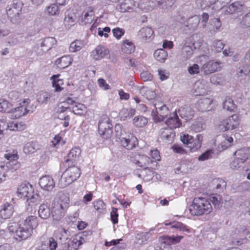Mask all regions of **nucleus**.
<instances>
[{
  "instance_id": "nucleus-24",
  "label": "nucleus",
  "mask_w": 250,
  "mask_h": 250,
  "mask_svg": "<svg viewBox=\"0 0 250 250\" xmlns=\"http://www.w3.org/2000/svg\"><path fill=\"white\" fill-rule=\"evenodd\" d=\"M194 92L196 95H204L207 93L208 87L204 80L197 81L194 85Z\"/></svg>"
},
{
  "instance_id": "nucleus-32",
  "label": "nucleus",
  "mask_w": 250,
  "mask_h": 250,
  "mask_svg": "<svg viewBox=\"0 0 250 250\" xmlns=\"http://www.w3.org/2000/svg\"><path fill=\"white\" fill-rule=\"evenodd\" d=\"M41 149V146L36 142L27 143L24 146L23 151L25 153L30 154Z\"/></svg>"
},
{
  "instance_id": "nucleus-22",
  "label": "nucleus",
  "mask_w": 250,
  "mask_h": 250,
  "mask_svg": "<svg viewBox=\"0 0 250 250\" xmlns=\"http://www.w3.org/2000/svg\"><path fill=\"white\" fill-rule=\"evenodd\" d=\"M81 153V149L79 147H74L72 148L67 155L65 162L72 165L78 161L80 158Z\"/></svg>"
},
{
  "instance_id": "nucleus-46",
  "label": "nucleus",
  "mask_w": 250,
  "mask_h": 250,
  "mask_svg": "<svg viewBox=\"0 0 250 250\" xmlns=\"http://www.w3.org/2000/svg\"><path fill=\"white\" fill-rule=\"evenodd\" d=\"M119 114L121 119L125 120L127 118H132L135 114V110L133 108H123Z\"/></svg>"
},
{
  "instance_id": "nucleus-38",
  "label": "nucleus",
  "mask_w": 250,
  "mask_h": 250,
  "mask_svg": "<svg viewBox=\"0 0 250 250\" xmlns=\"http://www.w3.org/2000/svg\"><path fill=\"white\" fill-rule=\"evenodd\" d=\"M250 151L248 148H244L236 151L234 153L235 157L245 162L250 156Z\"/></svg>"
},
{
  "instance_id": "nucleus-2",
  "label": "nucleus",
  "mask_w": 250,
  "mask_h": 250,
  "mask_svg": "<svg viewBox=\"0 0 250 250\" xmlns=\"http://www.w3.org/2000/svg\"><path fill=\"white\" fill-rule=\"evenodd\" d=\"M189 210L193 215H207L212 212V207L208 199L198 197L194 198Z\"/></svg>"
},
{
  "instance_id": "nucleus-12",
  "label": "nucleus",
  "mask_w": 250,
  "mask_h": 250,
  "mask_svg": "<svg viewBox=\"0 0 250 250\" xmlns=\"http://www.w3.org/2000/svg\"><path fill=\"white\" fill-rule=\"evenodd\" d=\"M202 60H201L199 64L201 65V72L203 74L210 75L217 71L219 65L218 62L209 61L202 63Z\"/></svg>"
},
{
  "instance_id": "nucleus-9",
  "label": "nucleus",
  "mask_w": 250,
  "mask_h": 250,
  "mask_svg": "<svg viewBox=\"0 0 250 250\" xmlns=\"http://www.w3.org/2000/svg\"><path fill=\"white\" fill-rule=\"evenodd\" d=\"M112 125L109 118L106 115L103 116L98 124V131L103 138L108 139L112 134Z\"/></svg>"
},
{
  "instance_id": "nucleus-11",
  "label": "nucleus",
  "mask_w": 250,
  "mask_h": 250,
  "mask_svg": "<svg viewBox=\"0 0 250 250\" xmlns=\"http://www.w3.org/2000/svg\"><path fill=\"white\" fill-rule=\"evenodd\" d=\"M238 125V117L237 115L234 114L221 121L219 127L220 130L222 131H226L229 130L234 129Z\"/></svg>"
},
{
  "instance_id": "nucleus-42",
  "label": "nucleus",
  "mask_w": 250,
  "mask_h": 250,
  "mask_svg": "<svg viewBox=\"0 0 250 250\" xmlns=\"http://www.w3.org/2000/svg\"><path fill=\"white\" fill-rule=\"evenodd\" d=\"M187 41L194 49L199 48L202 44L203 40L198 37L197 35H193L188 38Z\"/></svg>"
},
{
  "instance_id": "nucleus-35",
  "label": "nucleus",
  "mask_w": 250,
  "mask_h": 250,
  "mask_svg": "<svg viewBox=\"0 0 250 250\" xmlns=\"http://www.w3.org/2000/svg\"><path fill=\"white\" fill-rule=\"evenodd\" d=\"M200 21V17L195 15L188 19L187 21L186 26L188 27L189 29L195 30L198 26Z\"/></svg>"
},
{
  "instance_id": "nucleus-61",
  "label": "nucleus",
  "mask_w": 250,
  "mask_h": 250,
  "mask_svg": "<svg viewBox=\"0 0 250 250\" xmlns=\"http://www.w3.org/2000/svg\"><path fill=\"white\" fill-rule=\"evenodd\" d=\"M245 162L242 161L239 158L235 157L234 160L230 163V167L233 170L238 169Z\"/></svg>"
},
{
  "instance_id": "nucleus-25",
  "label": "nucleus",
  "mask_w": 250,
  "mask_h": 250,
  "mask_svg": "<svg viewBox=\"0 0 250 250\" xmlns=\"http://www.w3.org/2000/svg\"><path fill=\"white\" fill-rule=\"evenodd\" d=\"M160 135L163 141L169 143L173 141L175 134L172 129L166 127L160 130Z\"/></svg>"
},
{
  "instance_id": "nucleus-37",
  "label": "nucleus",
  "mask_w": 250,
  "mask_h": 250,
  "mask_svg": "<svg viewBox=\"0 0 250 250\" xmlns=\"http://www.w3.org/2000/svg\"><path fill=\"white\" fill-rule=\"evenodd\" d=\"M76 22V17L73 14H66L64 19V25L65 28L69 30L71 27L74 26Z\"/></svg>"
},
{
  "instance_id": "nucleus-57",
  "label": "nucleus",
  "mask_w": 250,
  "mask_h": 250,
  "mask_svg": "<svg viewBox=\"0 0 250 250\" xmlns=\"http://www.w3.org/2000/svg\"><path fill=\"white\" fill-rule=\"evenodd\" d=\"M151 236V233L150 231L147 232H142L138 234L136 238L138 242L140 244L145 243Z\"/></svg>"
},
{
  "instance_id": "nucleus-59",
  "label": "nucleus",
  "mask_w": 250,
  "mask_h": 250,
  "mask_svg": "<svg viewBox=\"0 0 250 250\" xmlns=\"http://www.w3.org/2000/svg\"><path fill=\"white\" fill-rule=\"evenodd\" d=\"M240 25L243 28L250 27V12L247 13L242 17Z\"/></svg>"
},
{
  "instance_id": "nucleus-30",
  "label": "nucleus",
  "mask_w": 250,
  "mask_h": 250,
  "mask_svg": "<svg viewBox=\"0 0 250 250\" xmlns=\"http://www.w3.org/2000/svg\"><path fill=\"white\" fill-rule=\"evenodd\" d=\"M130 159L131 161L138 166L143 167L146 165L148 158L145 155L135 153L130 155Z\"/></svg>"
},
{
  "instance_id": "nucleus-48",
  "label": "nucleus",
  "mask_w": 250,
  "mask_h": 250,
  "mask_svg": "<svg viewBox=\"0 0 250 250\" xmlns=\"http://www.w3.org/2000/svg\"><path fill=\"white\" fill-rule=\"evenodd\" d=\"M132 0H123L118 6V9L121 12H125L132 9Z\"/></svg>"
},
{
  "instance_id": "nucleus-45",
  "label": "nucleus",
  "mask_w": 250,
  "mask_h": 250,
  "mask_svg": "<svg viewBox=\"0 0 250 250\" xmlns=\"http://www.w3.org/2000/svg\"><path fill=\"white\" fill-rule=\"evenodd\" d=\"M38 213L41 218L46 219L50 216V209L45 204H42L40 206Z\"/></svg>"
},
{
  "instance_id": "nucleus-50",
  "label": "nucleus",
  "mask_w": 250,
  "mask_h": 250,
  "mask_svg": "<svg viewBox=\"0 0 250 250\" xmlns=\"http://www.w3.org/2000/svg\"><path fill=\"white\" fill-rule=\"evenodd\" d=\"M222 138L223 139L220 145L223 149H226L231 146L233 142V138L225 133L222 135Z\"/></svg>"
},
{
  "instance_id": "nucleus-49",
  "label": "nucleus",
  "mask_w": 250,
  "mask_h": 250,
  "mask_svg": "<svg viewBox=\"0 0 250 250\" xmlns=\"http://www.w3.org/2000/svg\"><path fill=\"white\" fill-rule=\"evenodd\" d=\"M208 200L212 202L215 208H219L223 203V199L220 195L215 194L211 195Z\"/></svg>"
},
{
  "instance_id": "nucleus-28",
  "label": "nucleus",
  "mask_w": 250,
  "mask_h": 250,
  "mask_svg": "<svg viewBox=\"0 0 250 250\" xmlns=\"http://www.w3.org/2000/svg\"><path fill=\"white\" fill-rule=\"evenodd\" d=\"M94 12L92 7H88L83 11L81 21L85 24L90 23L94 19Z\"/></svg>"
},
{
  "instance_id": "nucleus-18",
  "label": "nucleus",
  "mask_w": 250,
  "mask_h": 250,
  "mask_svg": "<svg viewBox=\"0 0 250 250\" xmlns=\"http://www.w3.org/2000/svg\"><path fill=\"white\" fill-rule=\"evenodd\" d=\"M212 102V100L208 98H202L197 102L196 108L201 112L209 111L211 109Z\"/></svg>"
},
{
  "instance_id": "nucleus-52",
  "label": "nucleus",
  "mask_w": 250,
  "mask_h": 250,
  "mask_svg": "<svg viewBox=\"0 0 250 250\" xmlns=\"http://www.w3.org/2000/svg\"><path fill=\"white\" fill-rule=\"evenodd\" d=\"M171 228L176 229L180 231L186 232L188 233H190L192 230L189 227L180 222L174 223L171 226Z\"/></svg>"
},
{
  "instance_id": "nucleus-13",
  "label": "nucleus",
  "mask_w": 250,
  "mask_h": 250,
  "mask_svg": "<svg viewBox=\"0 0 250 250\" xmlns=\"http://www.w3.org/2000/svg\"><path fill=\"white\" fill-rule=\"evenodd\" d=\"M17 193L21 198L27 199L30 197V195L33 193L32 186L29 183H21L18 188Z\"/></svg>"
},
{
  "instance_id": "nucleus-62",
  "label": "nucleus",
  "mask_w": 250,
  "mask_h": 250,
  "mask_svg": "<svg viewBox=\"0 0 250 250\" xmlns=\"http://www.w3.org/2000/svg\"><path fill=\"white\" fill-rule=\"evenodd\" d=\"M223 108L229 111L233 110L234 108V105L233 100L230 98L225 100L223 103Z\"/></svg>"
},
{
  "instance_id": "nucleus-56",
  "label": "nucleus",
  "mask_w": 250,
  "mask_h": 250,
  "mask_svg": "<svg viewBox=\"0 0 250 250\" xmlns=\"http://www.w3.org/2000/svg\"><path fill=\"white\" fill-rule=\"evenodd\" d=\"M55 237L57 238L58 237V240L60 241L65 240L67 239V230L64 228L59 229L57 232L54 234Z\"/></svg>"
},
{
  "instance_id": "nucleus-58",
  "label": "nucleus",
  "mask_w": 250,
  "mask_h": 250,
  "mask_svg": "<svg viewBox=\"0 0 250 250\" xmlns=\"http://www.w3.org/2000/svg\"><path fill=\"white\" fill-rule=\"evenodd\" d=\"M51 97V95L50 94L46 92H42L38 98V101L42 104H46L50 101Z\"/></svg>"
},
{
  "instance_id": "nucleus-26",
  "label": "nucleus",
  "mask_w": 250,
  "mask_h": 250,
  "mask_svg": "<svg viewBox=\"0 0 250 250\" xmlns=\"http://www.w3.org/2000/svg\"><path fill=\"white\" fill-rule=\"evenodd\" d=\"M243 6L242 2L236 1L234 2L228 6L223 5L221 9L226 14H232L237 10L240 9Z\"/></svg>"
},
{
  "instance_id": "nucleus-36",
  "label": "nucleus",
  "mask_w": 250,
  "mask_h": 250,
  "mask_svg": "<svg viewBox=\"0 0 250 250\" xmlns=\"http://www.w3.org/2000/svg\"><path fill=\"white\" fill-rule=\"evenodd\" d=\"M72 62V59L69 56H64L58 59L56 64L60 68H64L68 66Z\"/></svg>"
},
{
  "instance_id": "nucleus-55",
  "label": "nucleus",
  "mask_w": 250,
  "mask_h": 250,
  "mask_svg": "<svg viewBox=\"0 0 250 250\" xmlns=\"http://www.w3.org/2000/svg\"><path fill=\"white\" fill-rule=\"evenodd\" d=\"M12 104L7 101L0 100V112H10Z\"/></svg>"
},
{
  "instance_id": "nucleus-60",
  "label": "nucleus",
  "mask_w": 250,
  "mask_h": 250,
  "mask_svg": "<svg viewBox=\"0 0 250 250\" xmlns=\"http://www.w3.org/2000/svg\"><path fill=\"white\" fill-rule=\"evenodd\" d=\"M47 12L51 16L58 15L60 13L58 6L55 4H52L46 9Z\"/></svg>"
},
{
  "instance_id": "nucleus-23",
  "label": "nucleus",
  "mask_w": 250,
  "mask_h": 250,
  "mask_svg": "<svg viewBox=\"0 0 250 250\" xmlns=\"http://www.w3.org/2000/svg\"><path fill=\"white\" fill-rule=\"evenodd\" d=\"M165 123L169 128L172 129L179 127L181 125L180 120L176 112L170 114V117L166 121Z\"/></svg>"
},
{
  "instance_id": "nucleus-7",
  "label": "nucleus",
  "mask_w": 250,
  "mask_h": 250,
  "mask_svg": "<svg viewBox=\"0 0 250 250\" xmlns=\"http://www.w3.org/2000/svg\"><path fill=\"white\" fill-rule=\"evenodd\" d=\"M250 234V224L248 228L244 226L237 227L230 233L231 243L238 245L247 242L246 236Z\"/></svg>"
},
{
  "instance_id": "nucleus-53",
  "label": "nucleus",
  "mask_w": 250,
  "mask_h": 250,
  "mask_svg": "<svg viewBox=\"0 0 250 250\" xmlns=\"http://www.w3.org/2000/svg\"><path fill=\"white\" fill-rule=\"evenodd\" d=\"M224 46L225 44L221 40H216L213 41L211 48L215 52H220Z\"/></svg>"
},
{
  "instance_id": "nucleus-5",
  "label": "nucleus",
  "mask_w": 250,
  "mask_h": 250,
  "mask_svg": "<svg viewBox=\"0 0 250 250\" xmlns=\"http://www.w3.org/2000/svg\"><path fill=\"white\" fill-rule=\"evenodd\" d=\"M22 2L19 0H14L6 7V12L8 19L13 23H17L21 20L22 13Z\"/></svg>"
},
{
  "instance_id": "nucleus-64",
  "label": "nucleus",
  "mask_w": 250,
  "mask_h": 250,
  "mask_svg": "<svg viewBox=\"0 0 250 250\" xmlns=\"http://www.w3.org/2000/svg\"><path fill=\"white\" fill-rule=\"evenodd\" d=\"M113 35L117 39L119 40L125 34V31L124 29L116 27L112 30Z\"/></svg>"
},
{
  "instance_id": "nucleus-40",
  "label": "nucleus",
  "mask_w": 250,
  "mask_h": 250,
  "mask_svg": "<svg viewBox=\"0 0 250 250\" xmlns=\"http://www.w3.org/2000/svg\"><path fill=\"white\" fill-rule=\"evenodd\" d=\"M140 93L148 100H154L156 96V94L154 91L144 86L140 89Z\"/></svg>"
},
{
  "instance_id": "nucleus-29",
  "label": "nucleus",
  "mask_w": 250,
  "mask_h": 250,
  "mask_svg": "<svg viewBox=\"0 0 250 250\" xmlns=\"http://www.w3.org/2000/svg\"><path fill=\"white\" fill-rule=\"evenodd\" d=\"M194 110L188 105L181 107L178 110L180 116L188 121L192 119L194 115Z\"/></svg>"
},
{
  "instance_id": "nucleus-20",
  "label": "nucleus",
  "mask_w": 250,
  "mask_h": 250,
  "mask_svg": "<svg viewBox=\"0 0 250 250\" xmlns=\"http://www.w3.org/2000/svg\"><path fill=\"white\" fill-rule=\"evenodd\" d=\"M14 211L13 205L8 203H5L0 207V215L3 219H8L12 215Z\"/></svg>"
},
{
  "instance_id": "nucleus-31",
  "label": "nucleus",
  "mask_w": 250,
  "mask_h": 250,
  "mask_svg": "<svg viewBox=\"0 0 250 250\" xmlns=\"http://www.w3.org/2000/svg\"><path fill=\"white\" fill-rule=\"evenodd\" d=\"M193 52V49L190 43L187 40L185 41L184 45L182 49V56L185 60L189 59Z\"/></svg>"
},
{
  "instance_id": "nucleus-27",
  "label": "nucleus",
  "mask_w": 250,
  "mask_h": 250,
  "mask_svg": "<svg viewBox=\"0 0 250 250\" xmlns=\"http://www.w3.org/2000/svg\"><path fill=\"white\" fill-rule=\"evenodd\" d=\"M67 108V107H64L63 106H62L58 109L57 112V118L61 120H64L62 124L64 127L69 125L70 119L69 115L65 112Z\"/></svg>"
},
{
  "instance_id": "nucleus-1",
  "label": "nucleus",
  "mask_w": 250,
  "mask_h": 250,
  "mask_svg": "<svg viewBox=\"0 0 250 250\" xmlns=\"http://www.w3.org/2000/svg\"><path fill=\"white\" fill-rule=\"evenodd\" d=\"M38 225L37 217L29 216L22 218L19 223L10 222L7 229L10 233H15L14 237L19 241L25 240L31 235L33 229Z\"/></svg>"
},
{
  "instance_id": "nucleus-17",
  "label": "nucleus",
  "mask_w": 250,
  "mask_h": 250,
  "mask_svg": "<svg viewBox=\"0 0 250 250\" xmlns=\"http://www.w3.org/2000/svg\"><path fill=\"white\" fill-rule=\"evenodd\" d=\"M109 53L108 50L105 47L100 45L91 52V56L95 60H100L107 56Z\"/></svg>"
},
{
  "instance_id": "nucleus-54",
  "label": "nucleus",
  "mask_w": 250,
  "mask_h": 250,
  "mask_svg": "<svg viewBox=\"0 0 250 250\" xmlns=\"http://www.w3.org/2000/svg\"><path fill=\"white\" fill-rule=\"evenodd\" d=\"M30 197H28L26 199L27 202L28 203L29 205H31V206L37 205L41 202V198L38 193H35L33 192V193L30 195Z\"/></svg>"
},
{
  "instance_id": "nucleus-44",
  "label": "nucleus",
  "mask_w": 250,
  "mask_h": 250,
  "mask_svg": "<svg viewBox=\"0 0 250 250\" xmlns=\"http://www.w3.org/2000/svg\"><path fill=\"white\" fill-rule=\"evenodd\" d=\"M154 57L158 61L163 62L167 58V53L164 49H157L154 53Z\"/></svg>"
},
{
  "instance_id": "nucleus-39",
  "label": "nucleus",
  "mask_w": 250,
  "mask_h": 250,
  "mask_svg": "<svg viewBox=\"0 0 250 250\" xmlns=\"http://www.w3.org/2000/svg\"><path fill=\"white\" fill-rule=\"evenodd\" d=\"M85 45V43L83 41L77 40L71 43L69 51L71 52L79 51L84 47Z\"/></svg>"
},
{
  "instance_id": "nucleus-63",
  "label": "nucleus",
  "mask_w": 250,
  "mask_h": 250,
  "mask_svg": "<svg viewBox=\"0 0 250 250\" xmlns=\"http://www.w3.org/2000/svg\"><path fill=\"white\" fill-rule=\"evenodd\" d=\"M213 154V151L212 149L208 150L204 153H202L199 157L198 160L200 161H203L212 158V155Z\"/></svg>"
},
{
  "instance_id": "nucleus-21",
  "label": "nucleus",
  "mask_w": 250,
  "mask_h": 250,
  "mask_svg": "<svg viewBox=\"0 0 250 250\" xmlns=\"http://www.w3.org/2000/svg\"><path fill=\"white\" fill-rule=\"evenodd\" d=\"M58 247V237L57 238L53 235L49 237L46 241L43 242L41 246L42 250H56Z\"/></svg>"
},
{
  "instance_id": "nucleus-6",
  "label": "nucleus",
  "mask_w": 250,
  "mask_h": 250,
  "mask_svg": "<svg viewBox=\"0 0 250 250\" xmlns=\"http://www.w3.org/2000/svg\"><path fill=\"white\" fill-rule=\"evenodd\" d=\"M153 109L151 115L155 122L163 121L169 115V110L167 106L162 102L154 100L153 101Z\"/></svg>"
},
{
  "instance_id": "nucleus-14",
  "label": "nucleus",
  "mask_w": 250,
  "mask_h": 250,
  "mask_svg": "<svg viewBox=\"0 0 250 250\" xmlns=\"http://www.w3.org/2000/svg\"><path fill=\"white\" fill-rule=\"evenodd\" d=\"M29 101L30 100L28 99L24 100L23 102L22 105H21L14 109L11 108V110L10 111L11 112V118L18 119L25 115L28 112V110L26 108V103H29Z\"/></svg>"
},
{
  "instance_id": "nucleus-15",
  "label": "nucleus",
  "mask_w": 250,
  "mask_h": 250,
  "mask_svg": "<svg viewBox=\"0 0 250 250\" xmlns=\"http://www.w3.org/2000/svg\"><path fill=\"white\" fill-rule=\"evenodd\" d=\"M138 36L143 42H149L154 39V32L150 27H143L139 31Z\"/></svg>"
},
{
  "instance_id": "nucleus-34",
  "label": "nucleus",
  "mask_w": 250,
  "mask_h": 250,
  "mask_svg": "<svg viewBox=\"0 0 250 250\" xmlns=\"http://www.w3.org/2000/svg\"><path fill=\"white\" fill-rule=\"evenodd\" d=\"M156 173L151 169L146 168L141 171L138 176L142 178L146 182H148L153 179Z\"/></svg>"
},
{
  "instance_id": "nucleus-51",
  "label": "nucleus",
  "mask_w": 250,
  "mask_h": 250,
  "mask_svg": "<svg viewBox=\"0 0 250 250\" xmlns=\"http://www.w3.org/2000/svg\"><path fill=\"white\" fill-rule=\"evenodd\" d=\"M147 123V119L144 116H136L133 119V124L137 127H142Z\"/></svg>"
},
{
  "instance_id": "nucleus-41",
  "label": "nucleus",
  "mask_w": 250,
  "mask_h": 250,
  "mask_svg": "<svg viewBox=\"0 0 250 250\" xmlns=\"http://www.w3.org/2000/svg\"><path fill=\"white\" fill-rule=\"evenodd\" d=\"M122 51L126 54H130L135 50V45L129 40H126L123 42Z\"/></svg>"
},
{
  "instance_id": "nucleus-47",
  "label": "nucleus",
  "mask_w": 250,
  "mask_h": 250,
  "mask_svg": "<svg viewBox=\"0 0 250 250\" xmlns=\"http://www.w3.org/2000/svg\"><path fill=\"white\" fill-rule=\"evenodd\" d=\"M138 6L143 10L147 11L153 9L155 4L153 1H150V0H143L140 2Z\"/></svg>"
},
{
  "instance_id": "nucleus-33",
  "label": "nucleus",
  "mask_w": 250,
  "mask_h": 250,
  "mask_svg": "<svg viewBox=\"0 0 250 250\" xmlns=\"http://www.w3.org/2000/svg\"><path fill=\"white\" fill-rule=\"evenodd\" d=\"M57 41L55 38L48 37L42 40L41 43V46L43 52L49 50L53 46L56 44Z\"/></svg>"
},
{
  "instance_id": "nucleus-4",
  "label": "nucleus",
  "mask_w": 250,
  "mask_h": 250,
  "mask_svg": "<svg viewBox=\"0 0 250 250\" xmlns=\"http://www.w3.org/2000/svg\"><path fill=\"white\" fill-rule=\"evenodd\" d=\"M81 174L79 167L75 166L69 167L62 175L59 185L61 188H64L76 180Z\"/></svg>"
},
{
  "instance_id": "nucleus-43",
  "label": "nucleus",
  "mask_w": 250,
  "mask_h": 250,
  "mask_svg": "<svg viewBox=\"0 0 250 250\" xmlns=\"http://www.w3.org/2000/svg\"><path fill=\"white\" fill-rule=\"evenodd\" d=\"M72 111L78 115H84L86 112V107L82 104L76 103L72 107Z\"/></svg>"
},
{
  "instance_id": "nucleus-19",
  "label": "nucleus",
  "mask_w": 250,
  "mask_h": 250,
  "mask_svg": "<svg viewBox=\"0 0 250 250\" xmlns=\"http://www.w3.org/2000/svg\"><path fill=\"white\" fill-rule=\"evenodd\" d=\"M120 141L122 146L128 150L135 147L137 142V138L132 134L128 135L127 137H123Z\"/></svg>"
},
{
  "instance_id": "nucleus-16",
  "label": "nucleus",
  "mask_w": 250,
  "mask_h": 250,
  "mask_svg": "<svg viewBox=\"0 0 250 250\" xmlns=\"http://www.w3.org/2000/svg\"><path fill=\"white\" fill-rule=\"evenodd\" d=\"M39 184L42 189L46 191H51L55 187L53 179L49 175H45L40 178Z\"/></svg>"
},
{
  "instance_id": "nucleus-3",
  "label": "nucleus",
  "mask_w": 250,
  "mask_h": 250,
  "mask_svg": "<svg viewBox=\"0 0 250 250\" xmlns=\"http://www.w3.org/2000/svg\"><path fill=\"white\" fill-rule=\"evenodd\" d=\"M69 204V197L65 195H61L59 200L53 203L52 214L54 220H59L64 215Z\"/></svg>"
},
{
  "instance_id": "nucleus-10",
  "label": "nucleus",
  "mask_w": 250,
  "mask_h": 250,
  "mask_svg": "<svg viewBox=\"0 0 250 250\" xmlns=\"http://www.w3.org/2000/svg\"><path fill=\"white\" fill-rule=\"evenodd\" d=\"M84 236V233L76 235L72 240L62 244L61 250H78L79 247L86 242Z\"/></svg>"
},
{
  "instance_id": "nucleus-8",
  "label": "nucleus",
  "mask_w": 250,
  "mask_h": 250,
  "mask_svg": "<svg viewBox=\"0 0 250 250\" xmlns=\"http://www.w3.org/2000/svg\"><path fill=\"white\" fill-rule=\"evenodd\" d=\"M181 141L183 144L188 145L191 152H195L199 149L202 145L203 136L200 134L196 135L195 139L188 134H184L181 137Z\"/></svg>"
}]
</instances>
